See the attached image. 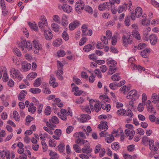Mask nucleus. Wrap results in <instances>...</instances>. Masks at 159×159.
<instances>
[{
    "instance_id": "f257e3e1",
    "label": "nucleus",
    "mask_w": 159,
    "mask_h": 159,
    "mask_svg": "<svg viewBox=\"0 0 159 159\" xmlns=\"http://www.w3.org/2000/svg\"><path fill=\"white\" fill-rule=\"evenodd\" d=\"M10 76L13 79H16L21 80L23 79V76L20 71L12 67L10 70Z\"/></svg>"
},
{
    "instance_id": "f03ea898",
    "label": "nucleus",
    "mask_w": 159,
    "mask_h": 159,
    "mask_svg": "<svg viewBox=\"0 0 159 159\" xmlns=\"http://www.w3.org/2000/svg\"><path fill=\"white\" fill-rule=\"evenodd\" d=\"M122 39L123 43L125 46L128 44H131L132 42L133 38L129 32L124 34Z\"/></svg>"
},
{
    "instance_id": "7ed1b4c3",
    "label": "nucleus",
    "mask_w": 159,
    "mask_h": 159,
    "mask_svg": "<svg viewBox=\"0 0 159 159\" xmlns=\"http://www.w3.org/2000/svg\"><path fill=\"white\" fill-rule=\"evenodd\" d=\"M143 12V10L142 8L140 7H136L135 9V12L131 13L130 17L132 20H134L136 19V17L139 18L142 15Z\"/></svg>"
},
{
    "instance_id": "20e7f679",
    "label": "nucleus",
    "mask_w": 159,
    "mask_h": 159,
    "mask_svg": "<svg viewBox=\"0 0 159 159\" xmlns=\"http://www.w3.org/2000/svg\"><path fill=\"white\" fill-rule=\"evenodd\" d=\"M59 120L57 117L55 116L52 117L51 119H49V121L46 122V125L48 127L53 128L52 127H56V124L59 123Z\"/></svg>"
},
{
    "instance_id": "39448f33",
    "label": "nucleus",
    "mask_w": 159,
    "mask_h": 159,
    "mask_svg": "<svg viewBox=\"0 0 159 159\" xmlns=\"http://www.w3.org/2000/svg\"><path fill=\"white\" fill-rule=\"evenodd\" d=\"M89 103L92 111H93L94 110L95 111L98 112L101 110V108L100 107L99 103H97L93 100H90Z\"/></svg>"
},
{
    "instance_id": "423d86ee",
    "label": "nucleus",
    "mask_w": 159,
    "mask_h": 159,
    "mask_svg": "<svg viewBox=\"0 0 159 159\" xmlns=\"http://www.w3.org/2000/svg\"><path fill=\"white\" fill-rule=\"evenodd\" d=\"M84 3L82 1H78L75 5V11L78 14L81 13L84 8Z\"/></svg>"
},
{
    "instance_id": "0eeeda50",
    "label": "nucleus",
    "mask_w": 159,
    "mask_h": 159,
    "mask_svg": "<svg viewBox=\"0 0 159 159\" xmlns=\"http://www.w3.org/2000/svg\"><path fill=\"white\" fill-rule=\"evenodd\" d=\"M86 143L85 144L84 147L81 150L84 153H90L92 151V149L90 147V145L89 142L86 140Z\"/></svg>"
},
{
    "instance_id": "6e6552de",
    "label": "nucleus",
    "mask_w": 159,
    "mask_h": 159,
    "mask_svg": "<svg viewBox=\"0 0 159 159\" xmlns=\"http://www.w3.org/2000/svg\"><path fill=\"white\" fill-rule=\"evenodd\" d=\"M137 91L136 90H132L129 92L127 95L126 97L127 99H131L134 100L135 98H134L137 96Z\"/></svg>"
},
{
    "instance_id": "1a4fd4ad",
    "label": "nucleus",
    "mask_w": 159,
    "mask_h": 159,
    "mask_svg": "<svg viewBox=\"0 0 159 159\" xmlns=\"http://www.w3.org/2000/svg\"><path fill=\"white\" fill-rule=\"evenodd\" d=\"M151 28L149 27H147L144 29L143 31V35L144 39L147 41H148L149 37V33L151 31Z\"/></svg>"
},
{
    "instance_id": "9d476101",
    "label": "nucleus",
    "mask_w": 159,
    "mask_h": 159,
    "mask_svg": "<svg viewBox=\"0 0 159 159\" xmlns=\"http://www.w3.org/2000/svg\"><path fill=\"white\" fill-rule=\"evenodd\" d=\"M33 50L35 53H38L40 49L39 43L38 41L34 40L33 41Z\"/></svg>"
},
{
    "instance_id": "9b49d317",
    "label": "nucleus",
    "mask_w": 159,
    "mask_h": 159,
    "mask_svg": "<svg viewBox=\"0 0 159 159\" xmlns=\"http://www.w3.org/2000/svg\"><path fill=\"white\" fill-rule=\"evenodd\" d=\"M49 84L50 86L53 88H55L58 86V84L56 82V79L53 75H50Z\"/></svg>"
},
{
    "instance_id": "f8f14e48",
    "label": "nucleus",
    "mask_w": 159,
    "mask_h": 159,
    "mask_svg": "<svg viewBox=\"0 0 159 159\" xmlns=\"http://www.w3.org/2000/svg\"><path fill=\"white\" fill-rule=\"evenodd\" d=\"M81 117L78 119V120L80 122L84 123L87 122L86 120H89L91 119V117L87 114H82Z\"/></svg>"
},
{
    "instance_id": "ddd939ff",
    "label": "nucleus",
    "mask_w": 159,
    "mask_h": 159,
    "mask_svg": "<svg viewBox=\"0 0 159 159\" xmlns=\"http://www.w3.org/2000/svg\"><path fill=\"white\" fill-rule=\"evenodd\" d=\"M148 105H147V111L148 112L151 113H156V111L154 110V108L152 106V103L151 101L148 100L147 101Z\"/></svg>"
},
{
    "instance_id": "4468645a",
    "label": "nucleus",
    "mask_w": 159,
    "mask_h": 159,
    "mask_svg": "<svg viewBox=\"0 0 159 159\" xmlns=\"http://www.w3.org/2000/svg\"><path fill=\"white\" fill-rule=\"evenodd\" d=\"M22 68L24 71H27L31 68V65L30 63H28L25 61H23L21 63Z\"/></svg>"
},
{
    "instance_id": "2eb2a0df",
    "label": "nucleus",
    "mask_w": 159,
    "mask_h": 159,
    "mask_svg": "<svg viewBox=\"0 0 159 159\" xmlns=\"http://www.w3.org/2000/svg\"><path fill=\"white\" fill-rule=\"evenodd\" d=\"M151 100L152 102L155 104L159 103V94H152L151 97Z\"/></svg>"
},
{
    "instance_id": "dca6fc26",
    "label": "nucleus",
    "mask_w": 159,
    "mask_h": 159,
    "mask_svg": "<svg viewBox=\"0 0 159 159\" xmlns=\"http://www.w3.org/2000/svg\"><path fill=\"white\" fill-rule=\"evenodd\" d=\"M44 36L45 39L48 40H51L53 37V34L51 31L48 30L44 31Z\"/></svg>"
},
{
    "instance_id": "f3484780",
    "label": "nucleus",
    "mask_w": 159,
    "mask_h": 159,
    "mask_svg": "<svg viewBox=\"0 0 159 159\" xmlns=\"http://www.w3.org/2000/svg\"><path fill=\"white\" fill-rule=\"evenodd\" d=\"M125 132L126 136L129 137V140L133 139L135 134V132L133 130L131 131L128 129H126L125 130Z\"/></svg>"
},
{
    "instance_id": "a211bd4d",
    "label": "nucleus",
    "mask_w": 159,
    "mask_h": 159,
    "mask_svg": "<svg viewBox=\"0 0 159 159\" xmlns=\"http://www.w3.org/2000/svg\"><path fill=\"white\" fill-rule=\"evenodd\" d=\"M1 71L3 72L2 77L3 80L4 82H6L9 80L8 76L7 74V70L5 67H3Z\"/></svg>"
},
{
    "instance_id": "6ab92c4d",
    "label": "nucleus",
    "mask_w": 159,
    "mask_h": 159,
    "mask_svg": "<svg viewBox=\"0 0 159 159\" xmlns=\"http://www.w3.org/2000/svg\"><path fill=\"white\" fill-rule=\"evenodd\" d=\"M61 24L64 27H66L68 24L67 16L63 14L62 16Z\"/></svg>"
},
{
    "instance_id": "aec40b11",
    "label": "nucleus",
    "mask_w": 159,
    "mask_h": 159,
    "mask_svg": "<svg viewBox=\"0 0 159 159\" xmlns=\"http://www.w3.org/2000/svg\"><path fill=\"white\" fill-rule=\"evenodd\" d=\"M80 25V23L79 21L75 20L70 24L69 25V29L71 30H73Z\"/></svg>"
},
{
    "instance_id": "412c9836",
    "label": "nucleus",
    "mask_w": 159,
    "mask_h": 159,
    "mask_svg": "<svg viewBox=\"0 0 159 159\" xmlns=\"http://www.w3.org/2000/svg\"><path fill=\"white\" fill-rule=\"evenodd\" d=\"M101 124L98 125V127L100 129H104L105 130H107L108 126L107 125V123L106 121H102L100 123Z\"/></svg>"
},
{
    "instance_id": "4be33fe9",
    "label": "nucleus",
    "mask_w": 159,
    "mask_h": 159,
    "mask_svg": "<svg viewBox=\"0 0 159 159\" xmlns=\"http://www.w3.org/2000/svg\"><path fill=\"white\" fill-rule=\"evenodd\" d=\"M147 15L144 13L141 18V24L143 25H146L149 24L147 19Z\"/></svg>"
},
{
    "instance_id": "5701e85b",
    "label": "nucleus",
    "mask_w": 159,
    "mask_h": 159,
    "mask_svg": "<svg viewBox=\"0 0 159 159\" xmlns=\"http://www.w3.org/2000/svg\"><path fill=\"white\" fill-rule=\"evenodd\" d=\"M150 41L152 45H155L157 43V38L154 34H152L150 36Z\"/></svg>"
},
{
    "instance_id": "b1692460",
    "label": "nucleus",
    "mask_w": 159,
    "mask_h": 159,
    "mask_svg": "<svg viewBox=\"0 0 159 159\" xmlns=\"http://www.w3.org/2000/svg\"><path fill=\"white\" fill-rule=\"evenodd\" d=\"M127 4L125 3L120 6L117 9L118 12L120 13L124 11H125L127 9Z\"/></svg>"
},
{
    "instance_id": "393cba45",
    "label": "nucleus",
    "mask_w": 159,
    "mask_h": 159,
    "mask_svg": "<svg viewBox=\"0 0 159 159\" xmlns=\"http://www.w3.org/2000/svg\"><path fill=\"white\" fill-rule=\"evenodd\" d=\"M27 94V92L24 90H22L18 96V98L19 100H22L24 99Z\"/></svg>"
},
{
    "instance_id": "a878e982",
    "label": "nucleus",
    "mask_w": 159,
    "mask_h": 159,
    "mask_svg": "<svg viewBox=\"0 0 159 159\" xmlns=\"http://www.w3.org/2000/svg\"><path fill=\"white\" fill-rule=\"evenodd\" d=\"M37 76V74L35 72H34L30 73L27 76V79L29 80H31L32 79H34Z\"/></svg>"
},
{
    "instance_id": "bb28decb",
    "label": "nucleus",
    "mask_w": 159,
    "mask_h": 159,
    "mask_svg": "<svg viewBox=\"0 0 159 159\" xmlns=\"http://www.w3.org/2000/svg\"><path fill=\"white\" fill-rule=\"evenodd\" d=\"M63 74V71L62 70L58 69L56 73V75L59 79L60 80H62L63 79V76H62Z\"/></svg>"
},
{
    "instance_id": "cd10ccee",
    "label": "nucleus",
    "mask_w": 159,
    "mask_h": 159,
    "mask_svg": "<svg viewBox=\"0 0 159 159\" xmlns=\"http://www.w3.org/2000/svg\"><path fill=\"white\" fill-rule=\"evenodd\" d=\"M150 51V50L148 48L146 49L141 52V55L142 57L144 58H147L148 56Z\"/></svg>"
},
{
    "instance_id": "c85d7f7f",
    "label": "nucleus",
    "mask_w": 159,
    "mask_h": 159,
    "mask_svg": "<svg viewBox=\"0 0 159 159\" xmlns=\"http://www.w3.org/2000/svg\"><path fill=\"white\" fill-rule=\"evenodd\" d=\"M63 7V10L64 12H66L69 13L72 11V7L68 5L64 4Z\"/></svg>"
},
{
    "instance_id": "c756f323",
    "label": "nucleus",
    "mask_w": 159,
    "mask_h": 159,
    "mask_svg": "<svg viewBox=\"0 0 159 159\" xmlns=\"http://www.w3.org/2000/svg\"><path fill=\"white\" fill-rule=\"evenodd\" d=\"M132 35L137 40H139L141 39L139 33L136 30H134L132 31Z\"/></svg>"
},
{
    "instance_id": "7c9ffc66",
    "label": "nucleus",
    "mask_w": 159,
    "mask_h": 159,
    "mask_svg": "<svg viewBox=\"0 0 159 159\" xmlns=\"http://www.w3.org/2000/svg\"><path fill=\"white\" fill-rule=\"evenodd\" d=\"M114 138L112 134L108 135V136H106L105 138V140L108 143H110L114 140Z\"/></svg>"
},
{
    "instance_id": "2f4dec72",
    "label": "nucleus",
    "mask_w": 159,
    "mask_h": 159,
    "mask_svg": "<svg viewBox=\"0 0 159 159\" xmlns=\"http://www.w3.org/2000/svg\"><path fill=\"white\" fill-rule=\"evenodd\" d=\"M88 26L86 24L83 25L82 26V35L83 36L87 35L86 32L88 30Z\"/></svg>"
},
{
    "instance_id": "473e14b6",
    "label": "nucleus",
    "mask_w": 159,
    "mask_h": 159,
    "mask_svg": "<svg viewBox=\"0 0 159 159\" xmlns=\"http://www.w3.org/2000/svg\"><path fill=\"white\" fill-rule=\"evenodd\" d=\"M49 155L51 156L50 159H58V158L57 154L56 152H53L52 151H50Z\"/></svg>"
},
{
    "instance_id": "72a5a7b5",
    "label": "nucleus",
    "mask_w": 159,
    "mask_h": 159,
    "mask_svg": "<svg viewBox=\"0 0 159 159\" xmlns=\"http://www.w3.org/2000/svg\"><path fill=\"white\" fill-rule=\"evenodd\" d=\"M52 30L55 32H57L59 30V26L57 23H53L51 25Z\"/></svg>"
},
{
    "instance_id": "f704fd0d",
    "label": "nucleus",
    "mask_w": 159,
    "mask_h": 159,
    "mask_svg": "<svg viewBox=\"0 0 159 159\" xmlns=\"http://www.w3.org/2000/svg\"><path fill=\"white\" fill-rule=\"evenodd\" d=\"M30 91L33 93L37 94L40 93L41 92V90L39 88H34L30 89Z\"/></svg>"
},
{
    "instance_id": "c9c22d12",
    "label": "nucleus",
    "mask_w": 159,
    "mask_h": 159,
    "mask_svg": "<svg viewBox=\"0 0 159 159\" xmlns=\"http://www.w3.org/2000/svg\"><path fill=\"white\" fill-rule=\"evenodd\" d=\"M56 141L54 139H51L49 141L48 145L50 147H54L56 146Z\"/></svg>"
},
{
    "instance_id": "e433bc0d",
    "label": "nucleus",
    "mask_w": 159,
    "mask_h": 159,
    "mask_svg": "<svg viewBox=\"0 0 159 159\" xmlns=\"http://www.w3.org/2000/svg\"><path fill=\"white\" fill-rule=\"evenodd\" d=\"M92 47L93 45H92L88 44L84 47L83 50L85 52H88L92 49Z\"/></svg>"
},
{
    "instance_id": "4c0bfd02",
    "label": "nucleus",
    "mask_w": 159,
    "mask_h": 159,
    "mask_svg": "<svg viewBox=\"0 0 159 159\" xmlns=\"http://www.w3.org/2000/svg\"><path fill=\"white\" fill-rule=\"evenodd\" d=\"M41 84V80L40 78H39L35 80L33 84L35 87H38Z\"/></svg>"
},
{
    "instance_id": "58836bf2",
    "label": "nucleus",
    "mask_w": 159,
    "mask_h": 159,
    "mask_svg": "<svg viewBox=\"0 0 159 159\" xmlns=\"http://www.w3.org/2000/svg\"><path fill=\"white\" fill-rule=\"evenodd\" d=\"M98 8L99 10L101 11L107 10L106 2L100 4Z\"/></svg>"
},
{
    "instance_id": "ea45409f",
    "label": "nucleus",
    "mask_w": 159,
    "mask_h": 159,
    "mask_svg": "<svg viewBox=\"0 0 159 159\" xmlns=\"http://www.w3.org/2000/svg\"><path fill=\"white\" fill-rule=\"evenodd\" d=\"M65 145L63 143H61L57 146L58 150L60 153H62L65 150Z\"/></svg>"
},
{
    "instance_id": "a19ab883",
    "label": "nucleus",
    "mask_w": 159,
    "mask_h": 159,
    "mask_svg": "<svg viewBox=\"0 0 159 159\" xmlns=\"http://www.w3.org/2000/svg\"><path fill=\"white\" fill-rule=\"evenodd\" d=\"M119 73H116L113 75L111 77V79L113 81H119L120 79V77L119 76Z\"/></svg>"
},
{
    "instance_id": "79ce46f5",
    "label": "nucleus",
    "mask_w": 159,
    "mask_h": 159,
    "mask_svg": "<svg viewBox=\"0 0 159 159\" xmlns=\"http://www.w3.org/2000/svg\"><path fill=\"white\" fill-rule=\"evenodd\" d=\"M86 141L81 138H78L75 141V143L80 144H84L86 143Z\"/></svg>"
},
{
    "instance_id": "37998d69",
    "label": "nucleus",
    "mask_w": 159,
    "mask_h": 159,
    "mask_svg": "<svg viewBox=\"0 0 159 159\" xmlns=\"http://www.w3.org/2000/svg\"><path fill=\"white\" fill-rule=\"evenodd\" d=\"M61 44L62 43L61 42V39H59L54 40L53 42V45L55 47H59Z\"/></svg>"
},
{
    "instance_id": "c03bdc74",
    "label": "nucleus",
    "mask_w": 159,
    "mask_h": 159,
    "mask_svg": "<svg viewBox=\"0 0 159 159\" xmlns=\"http://www.w3.org/2000/svg\"><path fill=\"white\" fill-rule=\"evenodd\" d=\"M48 25V22L47 20H45V21L44 22V23H42V22H39L38 23V25L39 27L42 29V30L44 31V30L43 29L44 27L45 26L47 25Z\"/></svg>"
},
{
    "instance_id": "a18cd8bd",
    "label": "nucleus",
    "mask_w": 159,
    "mask_h": 159,
    "mask_svg": "<svg viewBox=\"0 0 159 159\" xmlns=\"http://www.w3.org/2000/svg\"><path fill=\"white\" fill-rule=\"evenodd\" d=\"M111 147L113 149L117 150L119 149L120 146L118 143H114L111 144Z\"/></svg>"
},
{
    "instance_id": "49530a36",
    "label": "nucleus",
    "mask_w": 159,
    "mask_h": 159,
    "mask_svg": "<svg viewBox=\"0 0 159 159\" xmlns=\"http://www.w3.org/2000/svg\"><path fill=\"white\" fill-rule=\"evenodd\" d=\"M13 114L14 119L17 121H19L20 120V117L18 112L16 111H14Z\"/></svg>"
},
{
    "instance_id": "de8ad7c7",
    "label": "nucleus",
    "mask_w": 159,
    "mask_h": 159,
    "mask_svg": "<svg viewBox=\"0 0 159 159\" xmlns=\"http://www.w3.org/2000/svg\"><path fill=\"white\" fill-rule=\"evenodd\" d=\"M28 25L31 29L36 31L38 30V27L36 24L32 23L29 22Z\"/></svg>"
},
{
    "instance_id": "09e8293b",
    "label": "nucleus",
    "mask_w": 159,
    "mask_h": 159,
    "mask_svg": "<svg viewBox=\"0 0 159 159\" xmlns=\"http://www.w3.org/2000/svg\"><path fill=\"white\" fill-rule=\"evenodd\" d=\"M129 89L128 87H127L126 86L124 85L122 86L120 89V91L123 93L125 94L129 90Z\"/></svg>"
},
{
    "instance_id": "8fccbe9b",
    "label": "nucleus",
    "mask_w": 159,
    "mask_h": 159,
    "mask_svg": "<svg viewBox=\"0 0 159 159\" xmlns=\"http://www.w3.org/2000/svg\"><path fill=\"white\" fill-rule=\"evenodd\" d=\"M102 108L104 110L106 109L107 111H109L111 109V105L109 104H108L107 105L106 104V105L104 104H102L101 105Z\"/></svg>"
},
{
    "instance_id": "3c124183",
    "label": "nucleus",
    "mask_w": 159,
    "mask_h": 159,
    "mask_svg": "<svg viewBox=\"0 0 159 159\" xmlns=\"http://www.w3.org/2000/svg\"><path fill=\"white\" fill-rule=\"evenodd\" d=\"M75 135L76 136V137L77 138H80V137H81L84 139L86 138L85 134L81 132L76 133H75Z\"/></svg>"
},
{
    "instance_id": "603ef678",
    "label": "nucleus",
    "mask_w": 159,
    "mask_h": 159,
    "mask_svg": "<svg viewBox=\"0 0 159 159\" xmlns=\"http://www.w3.org/2000/svg\"><path fill=\"white\" fill-rule=\"evenodd\" d=\"M111 2L109 1V2H106L107 4V10H110L112 8H114V7L115 6L113 4H112Z\"/></svg>"
},
{
    "instance_id": "864d4df0",
    "label": "nucleus",
    "mask_w": 159,
    "mask_h": 159,
    "mask_svg": "<svg viewBox=\"0 0 159 159\" xmlns=\"http://www.w3.org/2000/svg\"><path fill=\"white\" fill-rule=\"evenodd\" d=\"M111 43L113 45H115L117 42V34H115L113 35L112 38Z\"/></svg>"
},
{
    "instance_id": "5fc2aeb1",
    "label": "nucleus",
    "mask_w": 159,
    "mask_h": 159,
    "mask_svg": "<svg viewBox=\"0 0 159 159\" xmlns=\"http://www.w3.org/2000/svg\"><path fill=\"white\" fill-rule=\"evenodd\" d=\"M133 115V113L132 111L130 109H128L126 111V113H125L124 116H127L129 117L132 118Z\"/></svg>"
},
{
    "instance_id": "6e6d98bb",
    "label": "nucleus",
    "mask_w": 159,
    "mask_h": 159,
    "mask_svg": "<svg viewBox=\"0 0 159 159\" xmlns=\"http://www.w3.org/2000/svg\"><path fill=\"white\" fill-rule=\"evenodd\" d=\"M73 147L74 150L76 152L78 153L81 152V150L78 145L75 144L73 145Z\"/></svg>"
},
{
    "instance_id": "4d7b16f0",
    "label": "nucleus",
    "mask_w": 159,
    "mask_h": 159,
    "mask_svg": "<svg viewBox=\"0 0 159 159\" xmlns=\"http://www.w3.org/2000/svg\"><path fill=\"white\" fill-rule=\"evenodd\" d=\"M52 111V110L51 107L49 106H48L46 107L45 110V113L46 115H49Z\"/></svg>"
},
{
    "instance_id": "13d9d810",
    "label": "nucleus",
    "mask_w": 159,
    "mask_h": 159,
    "mask_svg": "<svg viewBox=\"0 0 159 159\" xmlns=\"http://www.w3.org/2000/svg\"><path fill=\"white\" fill-rule=\"evenodd\" d=\"M52 19L55 22L58 23H60V18L57 15H54L53 16Z\"/></svg>"
},
{
    "instance_id": "bf43d9fd",
    "label": "nucleus",
    "mask_w": 159,
    "mask_h": 159,
    "mask_svg": "<svg viewBox=\"0 0 159 159\" xmlns=\"http://www.w3.org/2000/svg\"><path fill=\"white\" fill-rule=\"evenodd\" d=\"M25 41L23 40V41H21V43H20L19 44V47L20 48V49L22 50H24L25 48Z\"/></svg>"
},
{
    "instance_id": "052dcab7",
    "label": "nucleus",
    "mask_w": 159,
    "mask_h": 159,
    "mask_svg": "<svg viewBox=\"0 0 159 159\" xmlns=\"http://www.w3.org/2000/svg\"><path fill=\"white\" fill-rule=\"evenodd\" d=\"M26 48L29 50H31L33 48V45L31 42L30 41H27L25 45Z\"/></svg>"
},
{
    "instance_id": "680f3d73",
    "label": "nucleus",
    "mask_w": 159,
    "mask_h": 159,
    "mask_svg": "<svg viewBox=\"0 0 159 159\" xmlns=\"http://www.w3.org/2000/svg\"><path fill=\"white\" fill-rule=\"evenodd\" d=\"M126 110L123 109L119 110L116 112L117 114L119 116H124Z\"/></svg>"
},
{
    "instance_id": "e2e57ef3",
    "label": "nucleus",
    "mask_w": 159,
    "mask_h": 159,
    "mask_svg": "<svg viewBox=\"0 0 159 159\" xmlns=\"http://www.w3.org/2000/svg\"><path fill=\"white\" fill-rule=\"evenodd\" d=\"M7 155V152L5 151H0V159H4Z\"/></svg>"
},
{
    "instance_id": "0e129e2a",
    "label": "nucleus",
    "mask_w": 159,
    "mask_h": 159,
    "mask_svg": "<svg viewBox=\"0 0 159 159\" xmlns=\"http://www.w3.org/2000/svg\"><path fill=\"white\" fill-rule=\"evenodd\" d=\"M13 52L18 57H20L21 56V52H20L19 49L16 48H14L13 49Z\"/></svg>"
},
{
    "instance_id": "69168bd1",
    "label": "nucleus",
    "mask_w": 159,
    "mask_h": 159,
    "mask_svg": "<svg viewBox=\"0 0 159 159\" xmlns=\"http://www.w3.org/2000/svg\"><path fill=\"white\" fill-rule=\"evenodd\" d=\"M62 36L63 39L66 41H67L69 39V36L67 32L65 31H64L62 33Z\"/></svg>"
},
{
    "instance_id": "338daca9",
    "label": "nucleus",
    "mask_w": 159,
    "mask_h": 159,
    "mask_svg": "<svg viewBox=\"0 0 159 159\" xmlns=\"http://www.w3.org/2000/svg\"><path fill=\"white\" fill-rule=\"evenodd\" d=\"M101 40L105 44H107L108 41L107 38L105 36H102L101 37Z\"/></svg>"
},
{
    "instance_id": "774afa93",
    "label": "nucleus",
    "mask_w": 159,
    "mask_h": 159,
    "mask_svg": "<svg viewBox=\"0 0 159 159\" xmlns=\"http://www.w3.org/2000/svg\"><path fill=\"white\" fill-rule=\"evenodd\" d=\"M85 10L86 11L90 14H92L93 11L91 7L89 6H86L85 8Z\"/></svg>"
}]
</instances>
